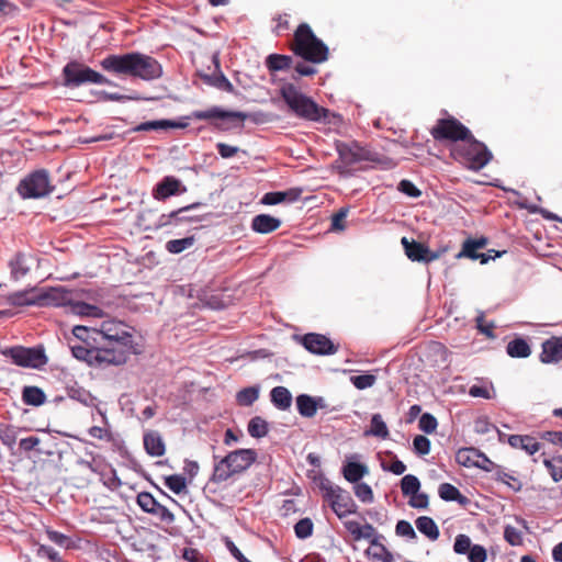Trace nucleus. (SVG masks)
I'll list each match as a JSON object with an SVG mask.
<instances>
[{
    "mask_svg": "<svg viewBox=\"0 0 562 562\" xmlns=\"http://www.w3.org/2000/svg\"><path fill=\"white\" fill-rule=\"evenodd\" d=\"M101 67L108 72L143 80L157 79L162 74L160 64L154 57L140 53L109 55L101 60Z\"/></svg>",
    "mask_w": 562,
    "mask_h": 562,
    "instance_id": "f257e3e1",
    "label": "nucleus"
},
{
    "mask_svg": "<svg viewBox=\"0 0 562 562\" xmlns=\"http://www.w3.org/2000/svg\"><path fill=\"white\" fill-rule=\"evenodd\" d=\"M291 49L296 56L313 64H322L329 57L327 45L314 34L306 23H301L295 30Z\"/></svg>",
    "mask_w": 562,
    "mask_h": 562,
    "instance_id": "f03ea898",
    "label": "nucleus"
},
{
    "mask_svg": "<svg viewBox=\"0 0 562 562\" xmlns=\"http://www.w3.org/2000/svg\"><path fill=\"white\" fill-rule=\"evenodd\" d=\"M450 156L470 170L479 171L493 158L486 145L477 140L473 134L459 144L450 147Z\"/></svg>",
    "mask_w": 562,
    "mask_h": 562,
    "instance_id": "7ed1b4c3",
    "label": "nucleus"
},
{
    "mask_svg": "<svg viewBox=\"0 0 562 562\" xmlns=\"http://www.w3.org/2000/svg\"><path fill=\"white\" fill-rule=\"evenodd\" d=\"M214 460L217 457L214 456ZM257 460V452L254 449H238L229 452L214 463V470L211 481L214 483H223L236 474L246 471Z\"/></svg>",
    "mask_w": 562,
    "mask_h": 562,
    "instance_id": "20e7f679",
    "label": "nucleus"
},
{
    "mask_svg": "<svg viewBox=\"0 0 562 562\" xmlns=\"http://www.w3.org/2000/svg\"><path fill=\"white\" fill-rule=\"evenodd\" d=\"M281 97L299 117L308 121H321L328 116L329 111L319 106L311 98L301 93L292 83H286L280 89Z\"/></svg>",
    "mask_w": 562,
    "mask_h": 562,
    "instance_id": "39448f33",
    "label": "nucleus"
},
{
    "mask_svg": "<svg viewBox=\"0 0 562 562\" xmlns=\"http://www.w3.org/2000/svg\"><path fill=\"white\" fill-rule=\"evenodd\" d=\"M63 76L64 86L68 88H76L87 83H111L102 74L78 61L68 63L63 69Z\"/></svg>",
    "mask_w": 562,
    "mask_h": 562,
    "instance_id": "423d86ee",
    "label": "nucleus"
},
{
    "mask_svg": "<svg viewBox=\"0 0 562 562\" xmlns=\"http://www.w3.org/2000/svg\"><path fill=\"white\" fill-rule=\"evenodd\" d=\"M430 135L437 142H449L452 145L467 140L471 131L454 116L438 119L430 128Z\"/></svg>",
    "mask_w": 562,
    "mask_h": 562,
    "instance_id": "0eeeda50",
    "label": "nucleus"
},
{
    "mask_svg": "<svg viewBox=\"0 0 562 562\" xmlns=\"http://www.w3.org/2000/svg\"><path fill=\"white\" fill-rule=\"evenodd\" d=\"M321 488L324 491V498L339 518L357 513V504L348 491L333 485L329 481L322 482Z\"/></svg>",
    "mask_w": 562,
    "mask_h": 562,
    "instance_id": "6e6552de",
    "label": "nucleus"
},
{
    "mask_svg": "<svg viewBox=\"0 0 562 562\" xmlns=\"http://www.w3.org/2000/svg\"><path fill=\"white\" fill-rule=\"evenodd\" d=\"M12 362L24 368H41L47 363V357L42 347L26 348L15 346L2 351Z\"/></svg>",
    "mask_w": 562,
    "mask_h": 562,
    "instance_id": "1a4fd4ad",
    "label": "nucleus"
},
{
    "mask_svg": "<svg viewBox=\"0 0 562 562\" xmlns=\"http://www.w3.org/2000/svg\"><path fill=\"white\" fill-rule=\"evenodd\" d=\"M18 190L23 198H41L48 194L53 190L48 172L44 169L32 172L20 182Z\"/></svg>",
    "mask_w": 562,
    "mask_h": 562,
    "instance_id": "9d476101",
    "label": "nucleus"
},
{
    "mask_svg": "<svg viewBox=\"0 0 562 562\" xmlns=\"http://www.w3.org/2000/svg\"><path fill=\"white\" fill-rule=\"evenodd\" d=\"M99 344H101V341ZM100 349L103 364L121 366L124 364L134 352V340L104 341Z\"/></svg>",
    "mask_w": 562,
    "mask_h": 562,
    "instance_id": "9b49d317",
    "label": "nucleus"
},
{
    "mask_svg": "<svg viewBox=\"0 0 562 562\" xmlns=\"http://www.w3.org/2000/svg\"><path fill=\"white\" fill-rule=\"evenodd\" d=\"M456 461L462 467L479 468L487 472L496 469V464L485 453L473 447L459 449Z\"/></svg>",
    "mask_w": 562,
    "mask_h": 562,
    "instance_id": "f8f14e48",
    "label": "nucleus"
},
{
    "mask_svg": "<svg viewBox=\"0 0 562 562\" xmlns=\"http://www.w3.org/2000/svg\"><path fill=\"white\" fill-rule=\"evenodd\" d=\"M136 503L143 512L158 517L161 522L169 525L175 521V515L148 492H140Z\"/></svg>",
    "mask_w": 562,
    "mask_h": 562,
    "instance_id": "ddd939ff",
    "label": "nucleus"
},
{
    "mask_svg": "<svg viewBox=\"0 0 562 562\" xmlns=\"http://www.w3.org/2000/svg\"><path fill=\"white\" fill-rule=\"evenodd\" d=\"M405 255L412 261L429 263L439 258L438 252L431 251L425 244L416 241L414 239L409 240L407 237H403L401 240Z\"/></svg>",
    "mask_w": 562,
    "mask_h": 562,
    "instance_id": "4468645a",
    "label": "nucleus"
},
{
    "mask_svg": "<svg viewBox=\"0 0 562 562\" xmlns=\"http://www.w3.org/2000/svg\"><path fill=\"white\" fill-rule=\"evenodd\" d=\"M98 336L102 341H117L133 339L127 326L122 322L104 321L98 329Z\"/></svg>",
    "mask_w": 562,
    "mask_h": 562,
    "instance_id": "2eb2a0df",
    "label": "nucleus"
},
{
    "mask_svg": "<svg viewBox=\"0 0 562 562\" xmlns=\"http://www.w3.org/2000/svg\"><path fill=\"white\" fill-rule=\"evenodd\" d=\"M303 346L312 353L334 355L338 348L325 335L310 333L302 339Z\"/></svg>",
    "mask_w": 562,
    "mask_h": 562,
    "instance_id": "dca6fc26",
    "label": "nucleus"
},
{
    "mask_svg": "<svg viewBox=\"0 0 562 562\" xmlns=\"http://www.w3.org/2000/svg\"><path fill=\"white\" fill-rule=\"evenodd\" d=\"M212 61L215 66V70L213 74H204V72H198L201 80L211 87H214L216 89L226 91V92H233L234 86L232 82L226 78V76L221 70L220 65V58L217 54H214L212 57Z\"/></svg>",
    "mask_w": 562,
    "mask_h": 562,
    "instance_id": "f3484780",
    "label": "nucleus"
},
{
    "mask_svg": "<svg viewBox=\"0 0 562 562\" xmlns=\"http://www.w3.org/2000/svg\"><path fill=\"white\" fill-rule=\"evenodd\" d=\"M72 356L89 366H102L101 349L93 344H69Z\"/></svg>",
    "mask_w": 562,
    "mask_h": 562,
    "instance_id": "a211bd4d",
    "label": "nucleus"
},
{
    "mask_svg": "<svg viewBox=\"0 0 562 562\" xmlns=\"http://www.w3.org/2000/svg\"><path fill=\"white\" fill-rule=\"evenodd\" d=\"M248 115L244 112L239 111H225L220 109L218 106H213L205 111H193L188 119L193 120H213V119H221V120H238L239 122H244Z\"/></svg>",
    "mask_w": 562,
    "mask_h": 562,
    "instance_id": "6ab92c4d",
    "label": "nucleus"
},
{
    "mask_svg": "<svg viewBox=\"0 0 562 562\" xmlns=\"http://www.w3.org/2000/svg\"><path fill=\"white\" fill-rule=\"evenodd\" d=\"M539 359L542 363H559L562 361V336H552L541 345Z\"/></svg>",
    "mask_w": 562,
    "mask_h": 562,
    "instance_id": "aec40b11",
    "label": "nucleus"
},
{
    "mask_svg": "<svg viewBox=\"0 0 562 562\" xmlns=\"http://www.w3.org/2000/svg\"><path fill=\"white\" fill-rule=\"evenodd\" d=\"M74 300V293L64 288H50L38 300L41 305L69 306Z\"/></svg>",
    "mask_w": 562,
    "mask_h": 562,
    "instance_id": "412c9836",
    "label": "nucleus"
},
{
    "mask_svg": "<svg viewBox=\"0 0 562 562\" xmlns=\"http://www.w3.org/2000/svg\"><path fill=\"white\" fill-rule=\"evenodd\" d=\"M487 244V239L482 237L479 239L468 238L463 241L461 251L457 255V258L467 257L472 260L480 259L481 263H486L490 260L483 252H477V250L483 249Z\"/></svg>",
    "mask_w": 562,
    "mask_h": 562,
    "instance_id": "4be33fe9",
    "label": "nucleus"
},
{
    "mask_svg": "<svg viewBox=\"0 0 562 562\" xmlns=\"http://www.w3.org/2000/svg\"><path fill=\"white\" fill-rule=\"evenodd\" d=\"M181 181L173 176H167L153 190L155 200L164 201L181 192Z\"/></svg>",
    "mask_w": 562,
    "mask_h": 562,
    "instance_id": "5701e85b",
    "label": "nucleus"
},
{
    "mask_svg": "<svg viewBox=\"0 0 562 562\" xmlns=\"http://www.w3.org/2000/svg\"><path fill=\"white\" fill-rule=\"evenodd\" d=\"M339 155L347 165H353L359 161L369 160V151L361 148L358 144L344 145L339 147Z\"/></svg>",
    "mask_w": 562,
    "mask_h": 562,
    "instance_id": "b1692460",
    "label": "nucleus"
},
{
    "mask_svg": "<svg viewBox=\"0 0 562 562\" xmlns=\"http://www.w3.org/2000/svg\"><path fill=\"white\" fill-rule=\"evenodd\" d=\"M281 226V221L269 214L256 215L251 221V229L259 234H269Z\"/></svg>",
    "mask_w": 562,
    "mask_h": 562,
    "instance_id": "393cba45",
    "label": "nucleus"
},
{
    "mask_svg": "<svg viewBox=\"0 0 562 562\" xmlns=\"http://www.w3.org/2000/svg\"><path fill=\"white\" fill-rule=\"evenodd\" d=\"M510 447L521 449L532 456L540 450V442L529 435H510L507 439Z\"/></svg>",
    "mask_w": 562,
    "mask_h": 562,
    "instance_id": "a878e982",
    "label": "nucleus"
},
{
    "mask_svg": "<svg viewBox=\"0 0 562 562\" xmlns=\"http://www.w3.org/2000/svg\"><path fill=\"white\" fill-rule=\"evenodd\" d=\"M144 448L151 457H161L166 452L165 442L157 431H149L144 435Z\"/></svg>",
    "mask_w": 562,
    "mask_h": 562,
    "instance_id": "bb28decb",
    "label": "nucleus"
},
{
    "mask_svg": "<svg viewBox=\"0 0 562 562\" xmlns=\"http://www.w3.org/2000/svg\"><path fill=\"white\" fill-rule=\"evenodd\" d=\"M322 402L323 398L321 397L316 400L310 395L301 394L296 397L297 411L302 416L311 418L315 416L317 408L322 406Z\"/></svg>",
    "mask_w": 562,
    "mask_h": 562,
    "instance_id": "cd10ccee",
    "label": "nucleus"
},
{
    "mask_svg": "<svg viewBox=\"0 0 562 562\" xmlns=\"http://www.w3.org/2000/svg\"><path fill=\"white\" fill-rule=\"evenodd\" d=\"M438 494L441 499L446 502H457L462 506L469 504V498L460 493V491L450 483H442L439 485Z\"/></svg>",
    "mask_w": 562,
    "mask_h": 562,
    "instance_id": "c85d7f7f",
    "label": "nucleus"
},
{
    "mask_svg": "<svg viewBox=\"0 0 562 562\" xmlns=\"http://www.w3.org/2000/svg\"><path fill=\"white\" fill-rule=\"evenodd\" d=\"M272 404L280 411H286L292 404V394L284 386H276L270 392Z\"/></svg>",
    "mask_w": 562,
    "mask_h": 562,
    "instance_id": "c756f323",
    "label": "nucleus"
},
{
    "mask_svg": "<svg viewBox=\"0 0 562 562\" xmlns=\"http://www.w3.org/2000/svg\"><path fill=\"white\" fill-rule=\"evenodd\" d=\"M506 352L512 358H527L531 353V348L524 338L518 337L507 344Z\"/></svg>",
    "mask_w": 562,
    "mask_h": 562,
    "instance_id": "7c9ffc66",
    "label": "nucleus"
},
{
    "mask_svg": "<svg viewBox=\"0 0 562 562\" xmlns=\"http://www.w3.org/2000/svg\"><path fill=\"white\" fill-rule=\"evenodd\" d=\"M416 528L419 532L425 535L430 540H437L439 538V529L435 520L428 516H420L415 521Z\"/></svg>",
    "mask_w": 562,
    "mask_h": 562,
    "instance_id": "2f4dec72",
    "label": "nucleus"
},
{
    "mask_svg": "<svg viewBox=\"0 0 562 562\" xmlns=\"http://www.w3.org/2000/svg\"><path fill=\"white\" fill-rule=\"evenodd\" d=\"M188 126V123H178L171 120H158V121H149L140 123L135 131H156V130H167V128H184Z\"/></svg>",
    "mask_w": 562,
    "mask_h": 562,
    "instance_id": "473e14b6",
    "label": "nucleus"
},
{
    "mask_svg": "<svg viewBox=\"0 0 562 562\" xmlns=\"http://www.w3.org/2000/svg\"><path fill=\"white\" fill-rule=\"evenodd\" d=\"M342 473L348 482L358 483L366 474H368V468L359 462H348L344 467Z\"/></svg>",
    "mask_w": 562,
    "mask_h": 562,
    "instance_id": "72a5a7b5",
    "label": "nucleus"
},
{
    "mask_svg": "<svg viewBox=\"0 0 562 562\" xmlns=\"http://www.w3.org/2000/svg\"><path fill=\"white\" fill-rule=\"evenodd\" d=\"M292 64L293 58L288 55L271 54L266 59V66L272 72L290 69Z\"/></svg>",
    "mask_w": 562,
    "mask_h": 562,
    "instance_id": "f704fd0d",
    "label": "nucleus"
},
{
    "mask_svg": "<svg viewBox=\"0 0 562 562\" xmlns=\"http://www.w3.org/2000/svg\"><path fill=\"white\" fill-rule=\"evenodd\" d=\"M22 400L26 405L40 406L45 403L46 395L37 386H25L22 391Z\"/></svg>",
    "mask_w": 562,
    "mask_h": 562,
    "instance_id": "c9c22d12",
    "label": "nucleus"
},
{
    "mask_svg": "<svg viewBox=\"0 0 562 562\" xmlns=\"http://www.w3.org/2000/svg\"><path fill=\"white\" fill-rule=\"evenodd\" d=\"M364 435L374 436L381 439H386L389 437V428L380 414L372 415L370 429L366 430Z\"/></svg>",
    "mask_w": 562,
    "mask_h": 562,
    "instance_id": "e433bc0d",
    "label": "nucleus"
},
{
    "mask_svg": "<svg viewBox=\"0 0 562 562\" xmlns=\"http://www.w3.org/2000/svg\"><path fill=\"white\" fill-rule=\"evenodd\" d=\"M361 539L369 540L371 546L378 547L387 557L385 562L392 561V554L383 544L379 543L375 528L371 524L361 525L360 540Z\"/></svg>",
    "mask_w": 562,
    "mask_h": 562,
    "instance_id": "4c0bfd02",
    "label": "nucleus"
},
{
    "mask_svg": "<svg viewBox=\"0 0 562 562\" xmlns=\"http://www.w3.org/2000/svg\"><path fill=\"white\" fill-rule=\"evenodd\" d=\"M75 338L78 340L75 344H94L100 342L95 336H98V329L88 328L86 326H75L72 329Z\"/></svg>",
    "mask_w": 562,
    "mask_h": 562,
    "instance_id": "58836bf2",
    "label": "nucleus"
},
{
    "mask_svg": "<svg viewBox=\"0 0 562 562\" xmlns=\"http://www.w3.org/2000/svg\"><path fill=\"white\" fill-rule=\"evenodd\" d=\"M11 269V276L13 279L19 280L25 277L30 268L26 265V258L22 254H16L9 262Z\"/></svg>",
    "mask_w": 562,
    "mask_h": 562,
    "instance_id": "ea45409f",
    "label": "nucleus"
},
{
    "mask_svg": "<svg viewBox=\"0 0 562 562\" xmlns=\"http://www.w3.org/2000/svg\"><path fill=\"white\" fill-rule=\"evenodd\" d=\"M248 432L252 438H262L268 434V423L260 416H255L248 423Z\"/></svg>",
    "mask_w": 562,
    "mask_h": 562,
    "instance_id": "a19ab883",
    "label": "nucleus"
},
{
    "mask_svg": "<svg viewBox=\"0 0 562 562\" xmlns=\"http://www.w3.org/2000/svg\"><path fill=\"white\" fill-rule=\"evenodd\" d=\"M496 468H497V471L495 473V480L497 482H502V483L506 484L514 492H519L522 488V483L518 477L505 472L504 470L499 469V467H497V465H496Z\"/></svg>",
    "mask_w": 562,
    "mask_h": 562,
    "instance_id": "79ce46f5",
    "label": "nucleus"
},
{
    "mask_svg": "<svg viewBox=\"0 0 562 562\" xmlns=\"http://www.w3.org/2000/svg\"><path fill=\"white\" fill-rule=\"evenodd\" d=\"M70 311L74 314L80 315V316H99L100 315V308L85 303L80 301H74L70 304Z\"/></svg>",
    "mask_w": 562,
    "mask_h": 562,
    "instance_id": "37998d69",
    "label": "nucleus"
},
{
    "mask_svg": "<svg viewBox=\"0 0 562 562\" xmlns=\"http://www.w3.org/2000/svg\"><path fill=\"white\" fill-rule=\"evenodd\" d=\"M258 396L259 390L255 386H249L240 390L236 395V400L239 405L250 406L254 402L258 400Z\"/></svg>",
    "mask_w": 562,
    "mask_h": 562,
    "instance_id": "c03bdc74",
    "label": "nucleus"
},
{
    "mask_svg": "<svg viewBox=\"0 0 562 562\" xmlns=\"http://www.w3.org/2000/svg\"><path fill=\"white\" fill-rule=\"evenodd\" d=\"M420 482L417 476L407 474L401 480V490L404 496H409L419 492Z\"/></svg>",
    "mask_w": 562,
    "mask_h": 562,
    "instance_id": "a18cd8bd",
    "label": "nucleus"
},
{
    "mask_svg": "<svg viewBox=\"0 0 562 562\" xmlns=\"http://www.w3.org/2000/svg\"><path fill=\"white\" fill-rule=\"evenodd\" d=\"M165 485L172 491L175 494H181L186 492L187 481L186 477L179 474H172L165 477Z\"/></svg>",
    "mask_w": 562,
    "mask_h": 562,
    "instance_id": "49530a36",
    "label": "nucleus"
},
{
    "mask_svg": "<svg viewBox=\"0 0 562 562\" xmlns=\"http://www.w3.org/2000/svg\"><path fill=\"white\" fill-rule=\"evenodd\" d=\"M194 244V237H186L181 239H171L167 241L166 249L171 254H180Z\"/></svg>",
    "mask_w": 562,
    "mask_h": 562,
    "instance_id": "de8ad7c7",
    "label": "nucleus"
},
{
    "mask_svg": "<svg viewBox=\"0 0 562 562\" xmlns=\"http://www.w3.org/2000/svg\"><path fill=\"white\" fill-rule=\"evenodd\" d=\"M0 440L8 448H13L16 442L15 427L11 425L0 424Z\"/></svg>",
    "mask_w": 562,
    "mask_h": 562,
    "instance_id": "09e8293b",
    "label": "nucleus"
},
{
    "mask_svg": "<svg viewBox=\"0 0 562 562\" xmlns=\"http://www.w3.org/2000/svg\"><path fill=\"white\" fill-rule=\"evenodd\" d=\"M313 521L310 518L300 519L294 526L295 536L299 539H306L313 533Z\"/></svg>",
    "mask_w": 562,
    "mask_h": 562,
    "instance_id": "8fccbe9b",
    "label": "nucleus"
},
{
    "mask_svg": "<svg viewBox=\"0 0 562 562\" xmlns=\"http://www.w3.org/2000/svg\"><path fill=\"white\" fill-rule=\"evenodd\" d=\"M544 465L549 470L554 482H559L562 479V457H554L550 460H544Z\"/></svg>",
    "mask_w": 562,
    "mask_h": 562,
    "instance_id": "3c124183",
    "label": "nucleus"
},
{
    "mask_svg": "<svg viewBox=\"0 0 562 562\" xmlns=\"http://www.w3.org/2000/svg\"><path fill=\"white\" fill-rule=\"evenodd\" d=\"M353 492L355 495L362 502V503H372L374 499L373 491L371 486L367 483H355Z\"/></svg>",
    "mask_w": 562,
    "mask_h": 562,
    "instance_id": "603ef678",
    "label": "nucleus"
},
{
    "mask_svg": "<svg viewBox=\"0 0 562 562\" xmlns=\"http://www.w3.org/2000/svg\"><path fill=\"white\" fill-rule=\"evenodd\" d=\"M438 422L436 417L429 413H425L420 416L418 427L426 434H432L436 431Z\"/></svg>",
    "mask_w": 562,
    "mask_h": 562,
    "instance_id": "864d4df0",
    "label": "nucleus"
},
{
    "mask_svg": "<svg viewBox=\"0 0 562 562\" xmlns=\"http://www.w3.org/2000/svg\"><path fill=\"white\" fill-rule=\"evenodd\" d=\"M474 544L467 535H458L454 540L453 550L458 554H468Z\"/></svg>",
    "mask_w": 562,
    "mask_h": 562,
    "instance_id": "5fc2aeb1",
    "label": "nucleus"
},
{
    "mask_svg": "<svg viewBox=\"0 0 562 562\" xmlns=\"http://www.w3.org/2000/svg\"><path fill=\"white\" fill-rule=\"evenodd\" d=\"M350 381L358 390H364L371 387L375 383L376 378L373 374H360L352 375Z\"/></svg>",
    "mask_w": 562,
    "mask_h": 562,
    "instance_id": "6e6d98bb",
    "label": "nucleus"
},
{
    "mask_svg": "<svg viewBox=\"0 0 562 562\" xmlns=\"http://www.w3.org/2000/svg\"><path fill=\"white\" fill-rule=\"evenodd\" d=\"M414 451L418 456H426L430 452V440L423 435H417L413 440Z\"/></svg>",
    "mask_w": 562,
    "mask_h": 562,
    "instance_id": "4d7b16f0",
    "label": "nucleus"
},
{
    "mask_svg": "<svg viewBox=\"0 0 562 562\" xmlns=\"http://www.w3.org/2000/svg\"><path fill=\"white\" fill-rule=\"evenodd\" d=\"M504 539L510 546H521L522 544V535L521 532L510 525L506 526L504 529Z\"/></svg>",
    "mask_w": 562,
    "mask_h": 562,
    "instance_id": "13d9d810",
    "label": "nucleus"
},
{
    "mask_svg": "<svg viewBox=\"0 0 562 562\" xmlns=\"http://www.w3.org/2000/svg\"><path fill=\"white\" fill-rule=\"evenodd\" d=\"M395 532L397 536L408 539H416L417 537L412 524L407 520H398L395 526Z\"/></svg>",
    "mask_w": 562,
    "mask_h": 562,
    "instance_id": "bf43d9fd",
    "label": "nucleus"
},
{
    "mask_svg": "<svg viewBox=\"0 0 562 562\" xmlns=\"http://www.w3.org/2000/svg\"><path fill=\"white\" fill-rule=\"evenodd\" d=\"M397 189L411 198H419L422 195V191L412 181L406 179L398 183Z\"/></svg>",
    "mask_w": 562,
    "mask_h": 562,
    "instance_id": "052dcab7",
    "label": "nucleus"
},
{
    "mask_svg": "<svg viewBox=\"0 0 562 562\" xmlns=\"http://www.w3.org/2000/svg\"><path fill=\"white\" fill-rule=\"evenodd\" d=\"M469 562H485L487 559L486 549L481 544H474L468 553Z\"/></svg>",
    "mask_w": 562,
    "mask_h": 562,
    "instance_id": "680f3d73",
    "label": "nucleus"
},
{
    "mask_svg": "<svg viewBox=\"0 0 562 562\" xmlns=\"http://www.w3.org/2000/svg\"><path fill=\"white\" fill-rule=\"evenodd\" d=\"M411 499L408 501V505L413 508L425 509L428 507V496L424 493L417 492L416 494L409 495Z\"/></svg>",
    "mask_w": 562,
    "mask_h": 562,
    "instance_id": "e2e57ef3",
    "label": "nucleus"
},
{
    "mask_svg": "<svg viewBox=\"0 0 562 562\" xmlns=\"http://www.w3.org/2000/svg\"><path fill=\"white\" fill-rule=\"evenodd\" d=\"M286 199V193L281 191L268 192L262 198V203L267 205H276L279 204Z\"/></svg>",
    "mask_w": 562,
    "mask_h": 562,
    "instance_id": "0e129e2a",
    "label": "nucleus"
},
{
    "mask_svg": "<svg viewBox=\"0 0 562 562\" xmlns=\"http://www.w3.org/2000/svg\"><path fill=\"white\" fill-rule=\"evenodd\" d=\"M46 535L50 541H53L54 543H56L58 546H61V547L69 546V541H70L69 537L59 531L47 529Z\"/></svg>",
    "mask_w": 562,
    "mask_h": 562,
    "instance_id": "69168bd1",
    "label": "nucleus"
},
{
    "mask_svg": "<svg viewBox=\"0 0 562 562\" xmlns=\"http://www.w3.org/2000/svg\"><path fill=\"white\" fill-rule=\"evenodd\" d=\"M347 216V210L340 209L337 213L331 216V229L341 231L345 228V220Z\"/></svg>",
    "mask_w": 562,
    "mask_h": 562,
    "instance_id": "338daca9",
    "label": "nucleus"
},
{
    "mask_svg": "<svg viewBox=\"0 0 562 562\" xmlns=\"http://www.w3.org/2000/svg\"><path fill=\"white\" fill-rule=\"evenodd\" d=\"M225 544H226V548L228 549V551L231 552V554L239 562H251L250 560H248L244 554L243 552L236 547V544L229 540V539H226L225 541Z\"/></svg>",
    "mask_w": 562,
    "mask_h": 562,
    "instance_id": "774afa93",
    "label": "nucleus"
}]
</instances>
